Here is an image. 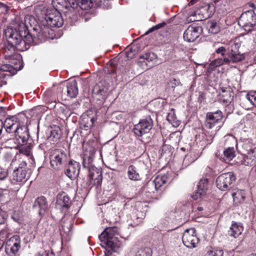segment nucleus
<instances>
[{"label":"nucleus","instance_id":"1","mask_svg":"<svg viewBox=\"0 0 256 256\" xmlns=\"http://www.w3.org/2000/svg\"><path fill=\"white\" fill-rule=\"evenodd\" d=\"M52 30L45 26H36L30 33L27 26L23 22L18 24L15 28L8 26L4 30V34L8 44L14 49L16 48L20 51H24L29 48L30 44L44 42L50 38Z\"/></svg>","mask_w":256,"mask_h":256},{"label":"nucleus","instance_id":"2","mask_svg":"<svg viewBox=\"0 0 256 256\" xmlns=\"http://www.w3.org/2000/svg\"><path fill=\"white\" fill-rule=\"evenodd\" d=\"M4 128L7 133H14L16 144L24 145L29 138L28 127L22 125L16 117L7 118L4 122Z\"/></svg>","mask_w":256,"mask_h":256},{"label":"nucleus","instance_id":"3","mask_svg":"<svg viewBox=\"0 0 256 256\" xmlns=\"http://www.w3.org/2000/svg\"><path fill=\"white\" fill-rule=\"evenodd\" d=\"M52 4L54 8V10H64L66 18L76 21L78 16V4L75 0H72L70 2V6H68L66 0H52Z\"/></svg>","mask_w":256,"mask_h":256},{"label":"nucleus","instance_id":"4","mask_svg":"<svg viewBox=\"0 0 256 256\" xmlns=\"http://www.w3.org/2000/svg\"><path fill=\"white\" fill-rule=\"evenodd\" d=\"M118 233V230L117 227L107 228L98 237L100 240L104 242L108 248L116 252L118 248V246L114 244L113 239Z\"/></svg>","mask_w":256,"mask_h":256},{"label":"nucleus","instance_id":"5","mask_svg":"<svg viewBox=\"0 0 256 256\" xmlns=\"http://www.w3.org/2000/svg\"><path fill=\"white\" fill-rule=\"evenodd\" d=\"M238 23L246 31H250L256 24V14L254 10H249L243 12Z\"/></svg>","mask_w":256,"mask_h":256},{"label":"nucleus","instance_id":"6","mask_svg":"<svg viewBox=\"0 0 256 256\" xmlns=\"http://www.w3.org/2000/svg\"><path fill=\"white\" fill-rule=\"evenodd\" d=\"M153 126V120L150 116L140 120L139 122L134 126L132 131L138 137L148 133Z\"/></svg>","mask_w":256,"mask_h":256},{"label":"nucleus","instance_id":"7","mask_svg":"<svg viewBox=\"0 0 256 256\" xmlns=\"http://www.w3.org/2000/svg\"><path fill=\"white\" fill-rule=\"evenodd\" d=\"M51 166L55 170H60L63 167L66 160V155L62 150H54L50 156Z\"/></svg>","mask_w":256,"mask_h":256},{"label":"nucleus","instance_id":"8","mask_svg":"<svg viewBox=\"0 0 256 256\" xmlns=\"http://www.w3.org/2000/svg\"><path fill=\"white\" fill-rule=\"evenodd\" d=\"M236 179V176L232 172L222 174L216 178V186L221 190H227L232 188Z\"/></svg>","mask_w":256,"mask_h":256},{"label":"nucleus","instance_id":"9","mask_svg":"<svg viewBox=\"0 0 256 256\" xmlns=\"http://www.w3.org/2000/svg\"><path fill=\"white\" fill-rule=\"evenodd\" d=\"M182 240L184 244L190 248H196L200 242L194 228L186 230L183 234Z\"/></svg>","mask_w":256,"mask_h":256},{"label":"nucleus","instance_id":"10","mask_svg":"<svg viewBox=\"0 0 256 256\" xmlns=\"http://www.w3.org/2000/svg\"><path fill=\"white\" fill-rule=\"evenodd\" d=\"M240 47V44L234 42L231 46V49L228 53V58H222V65L224 64H228L231 62L233 63L241 61L244 58L242 54H241L238 51Z\"/></svg>","mask_w":256,"mask_h":256},{"label":"nucleus","instance_id":"11","mask_svg":"<svg viewBox=\"0 0 256 256\" xmlns=\"http://www.w3.org/2000/svg\"><path fill=\"white\" fill-rule=\"evenodd\" d=\"M223 116L222 112L218 110L215 112H209L206 114L205 121V127L206 128L210 130L215 128V132L219 130L220 126H216V124L222 118Z\"/></svg>","mask_w":256,"mask_h":256},{"label":"nucleus","instance_id":"12","mask_svg":"<svg viewBox=\"0 0 256 256\" xmlns=\"http://www.w3.org/2000/svg\"><path fill=\"white\" fill-rule=\"evenodd\" d=\"M45 20L48 25L51 27L60 28L64 24V20L59 11L52 10L45 16Z\"/></svg>","mask_w":256,"mask_h":256},{"label":"nucleus","instance_id":"13","mask_svg":"<svg viewBox=\"0 0 256 256\" xmlns=\"http://www.w3.org/2000/svg\"><path fill=\"white\" fill-rule=\"evenodd\" d=\"M109 84L106 82L95 85L92 90L93 97L96 100H104L108 94Z\"/></svg>","mask_w":256,"mask_h":256},{"label":"nucleus","instance_id":"14","mask_svg":"<svg viewBox=\"0 0 256 256\" xmlns=\"http://www.w3.org/2000/svg\"><path fill=\"white\" fill-rule=\"evenodd\" d=\"M20 248V238L18 235L11 237L6 242L5 250L9 256H14Z\"/></svg>","mask_w":256,"mask_h":256},{"label":"nucleus","instance_id":"15","mask_svg":"<svg viewBox=\"0 0 256 256\" xmlns=\"http://www.w3.org/2000/svg\"><path fill=\"white\" fill-rule=\"evenodd\" d=\"M238 164L252 166L256 164V152L251 151L239 156L236 160Z\"/></svg>","mask_w":256,"mask_h":256},{"label":"nucleus","instance_id":"16","mask_svg":"<svg viewBox=\"0 0 256 256\" xmlns=\"http://www.w3.org/2000/svg\"><path fill=\"white\" fill-rule=\"evenodd\" d=\"M202 30L201 26H189L184 32V38L188 42H193L200 36Z\"/></svg>","mask_w":256,"mask_h":256},{"label":"nucleus","instance_id":"17","mask_svg":"<svg viewBox=\"0 0 256 256\" xmlns=\"http://www.w3.org/2000/svg\"><path fill=\"white\" fill-rule=\"evenodd\" d=\"M154 58L153 54L146 52L140 56L137 64L142 69L148 70L152 66L149 63L153 60Z\"/></svg>","mask_w":256,"mask_h":256},{"label":"nucleus","instance_id":"18","mask_svg":"<svg viewBox=\"0 0 256 256\" xmlns=\"http://www.w3.org/2000/svg\"><path fill=\"white\" fill-rule=\"evenodd\" d=\"M80 170V164L76 161H70L65 174L70 179L78 177Z\"/></svg>","mask_w":256,"mask_h":256},{"label":"nucleus","instance_id":"19","mask_svg":"<svg viewBox=\"0 0 256 256\" xmlns=\"http://www.w3.org/2000/svg\"><path fill=\"white\" fill-rule=\"evenodd\" d=\"M33 206L38 210L40 215L44 214L48 208L46 198L42 196L38 198L35 200Z\"/></svg>","mask_w":256,"mask_h":256},{"label":"nucleus","instance_id":"20","mask_svg":"<svg viewBox=\"0 0 256 256\" xmlns=\"http://www.w3.org/2000/svg\"><path fill=\"white\" fill-rule=\"evenodd\" d=\"M56 207L63 210L70 207V198L64 193L60 194L58 195L56 201Z\"/></svg>","mask_w":256,"mask_h":256},{"label":"nucleus","instance_id":"21","mask_svg":"<svg viewBox=\"0 0 256 256\" xmlns=\"http://www.w3.org/2000/svg\"><path fill=\"white\" fill-rule=\"evenodd\" d=\"M89 178L90 186H99L101 184L102 179V172L97 169L90 170Z\"/></svg>","mask_w":256,"mask_h":256},{"label":"nucleus","instance_id":"22","mask_svg":"<svg viewBox=\"0 0 256 256\" xmlns=\"http://www.w3.org/2000/svg\"><path fill=\"white\" fill-rule=\"evenodd\" d=\"M208 181L207 179H202L198 184L197 192L192 195L194 200H198L204 196L208 190Z\"/></svg>","mask_w":256,"mask_h":256},{"label":"nucleus","instance_id":"23","mask_svg":"<svg viewBox=\"0 0 256 256\" xmlns=\"http://www.w3.org/2000/svg\"><path fill=\"white\" fill-rule=\"evenodd\" d=\"M94 123V118L89 116L88 114H84L81 117L80 122V128L86 130H90Z\"/></svg>","mask_w":256,"mask_h":256},{"label":"nucleus","instance_id":"24","mask_svg":"<svg viewBox=\"0 0 256 256\" xmlns=\"http://www.w3.org/2000/svg\"><path fill=\"white\" fill-rule=\"evenodd\" d=\"M220 96V100L226 105L230 104L233 100L234 94L230 88L222 90Z\"/></svg>","mask_w":256,"mask_h":256},{"label":"nucleus","instance_id":"25","mask_svg":"<svg viewBox=\"0 0 256 256\" xmlns=\"http://www.w3.org/2000/svg\"><path fill=\"white\" fill-rule=\"evenodd\" d=\"M96 150L94 148H90L88 150H86L83 157V166L88 167L90 166L94 160Z\"/></svg>","mask_w":256,"mask_h":256},{"label":"nucleus","instance_id":"26","mask_svg":"<svg viewBox=\"0 0 256 256\" xmlns=\"http://www.w3.org/2000/svg\"><path fill=\"white\" fill-rule=\"evenodd\" d=\"M214 11L215 7L212 4H206L200 8V12L204 19H207L211 17L214 14Z\"/></svg>","mask_w":256,"mask_h":256},{"label":"nucleus","instance_id":"27","mask_svg":"<svg viewBox=\"0 0 256 256\" xmlns=\"http://www.w3.org/2000/svg\"><path fill=\"white\" fill-rule=\"evenodd\" d=\"M243 230L244 228L242 224L233 222L228 232L231 236L236 238L242 234Z\"/></svg>","mask_w":256,"mask_h":256},{"label":"nucleus","instance_id":"28","mask_svg":"<svg viewBox=\"0 0 256 256\" xmlns=\"http://www.w3.org/2000/svg\"><path fill=\"white\" fill-rule=\"evenodd\" d=\"M68 96L71 98H75L78 94L77 82L73 80L68 82L67 84Z\"/></svg>","mask_w":256,"mask_h":256},{"label":"nucleus","instance_id":"29","mask_svg":"<svg viewBox=\"0 0 256 256\" xmlns=\"http://www.w3.org/2000/svg\"><path fill=\"white\" fill-rule=\"evenodd\" d=\"M13 180L18 182H22L26 178V170L22 167L18 168L13 173Z\"/></svg>","mask_w":256,"mask_h":256},{"label":"nucleus","instance_id":"30","mask_svg":"<svg viewBox=\"0 0 256 256\" xmlns=\"http://www.w3.org/2000/svg\"><path fill=\"white\" fill-rule=\"evenodd\" d=\"M168 180L167 174L158 175L153 181L156 190H159Z\"/></svg>","mask_w":256,"mask_h":256},{"label":"nucleus","instance_id":"31","mask_svg":"<svg viewBox=\"0 0 256 256\" xmlns=\"http://www.w3.org/2000/svg\"><path fill=\"white\" fill-rule=\"evenodd\" d=\"M235 156L236 152L234 148L228 147L224 150L222 158L226 162H228L231 161Z\"/></svg>","mask_w":256,"mask_h":256},{"label":"nucleus","instance_id":"32","mask_svg":"<svg viewBox=\"0 0 256 256\" xmlns=\"http://www.w3.org/2000/svg\"><path fill=\"white\" fill-rule=\"evenodd\" d=\"M128 178L132 180H140V175L138 172L136 168L134 165H130L128 170Z\"/></svg>","mask_w":256,"mask_h":256},{"label":"nucleus","instance_id":"33","mask_svg":"<svg viewBox=\"0 0 256 256\" xmlns=\"http://www.w3.org/2000/svg\"><path fill=\"white\" fill-rule=\"evenodd\" d=\"M234 202L236 204H241L244 200L246 194L244 190H238L232 194Z\"/></svg>","mask_w":256,"mask_h":256},{"label":"nucleus","instance_id":"34","mask_svg":"<svg viewBox=\"0 0 256 256\" xmlns=\"http://www.w3.org/2000/svg\"><path fill=\"white\" fill-rule=\"evenodd\" d=\"M78 15H79V10H90L93 6V2L92 0H78Z\"/></svg>","mask_w":256,"mask_h":256},{"label":"nucleus","instance_id":"35","mask_svg":"<svg viewBox=\"0 0 256 256\" xmlns=\"http://www.w3.org/2000/svg\"><path fill=\"white\" fill-rule=\"evenodd\" d=\"M32 144H28L27 146L16 144V146L15 147L18 149L20 154L30 156H32Z\"/></svg>","mask_w":256,"mask_h":256},{"label":"nucleus","instance_id":"36","mask_svg":"<svg viewBox=\"0 0 256 256\" xmlns=\"http://www.w3.org/2000/svg\"><path fill=\"white\" fill-rule=\"evenodd\" d=\"M61 136V130L58 126H54L50 131V138L53 140L59 139Z\"/></svg>","mask_w":256,"mask_h":256},{"label":"nucleus","instance_id":"37","mask_svg":"<svg viewBox=\"0 0 256 256\" xmlns=\"http://www.w3.org/2000/svg\"><path fill=\"white\" fill-rule=\"evenodd\" d=\"M207 27L208 29V32L212 34H215L219 31V27L214 21L209 22L207 24Z\"/></svg>","mask_w":256,"mask_h":256},{"label":"nucleus","instance_id":"38","mask_svg":"<svg viewBox=\"0 0 256 256\" xmlns=\"http://www.w3.org/2000/svg\"><path fill=\"white\" fill-rule=\"evenodd\" d=\"M208 256H223L222 250L217 248H211L207 251Z\"/></svg>","mask_w":256,"mask_h":256},{"label":"nucleus","instance_id":"39","mask_svg":"<svg viewBox=\"0 0 256 256\" xmlns=\"http://www.w3.org/2000/svg\"><path fill=\"white\" fill-rule=\"evenodd\" d=\"M152 251L150 248H146L138 250L136 256H152Z\"/></svg>","mask_w":256,"mask_h":256},{"label":"nucleus","instance_id":"40","mask_svg":"<svg viewBox=\"0 0 256 256\" xmlns=\"http://www.w3.org/2000/svg\"><path fill=\"white\" fill-rule=\"evenodd\" d=\"M246 100L249 102L252 106H256V92H250L246 95Z\"/></svg>","mask_w":256,"mask_h":256},{"label":"nucleus","instance_id":"41","mask_svg":"<svg viewBox=\"0 0 256 256\" xmlns=\"http://www.w3.org/2000/svg\"><path fill=\"white\" fill-rule=\"evenodd\" d=\"M242 147V148L245 150L246 152L256 150L255 148H252V144L249 140H246L244 142Z\"/></svg>","mask_w":256,"mask_h":256},{"label":"nucleus","instance_id":"42","mask_svg":"<svg viewBox=\"0 0 256 256\" xmlns=\"http://www.w3.org/2000/svg\"><path fill=\"white\" fill-rule=\"evenodd\" d=\"M104 72L106 74H114L116 72V69L114 66L110 63L108 64L104 68Z\"/></svg>","mask_w":256,"mask_h":256},{"label":"nucleus","instance_id":"43","mask_svg":"<svg viewBox=\"0 0 256 256\" xmlns=\"http://www.w3.org/2000/svg\"><path fill=\"white\" fill-rule=\"evenodd\" d=\"M166 25V23L164 22L160 23V24L152 26L148 30H147L145 32L144 34L147 35V34H149L150 33L152 32H154L156 30H158L164 27Z\"/></svg>","mask_w":256,"mask_h":256},{"label":"nucleus","instance_id":"44","mask_svg":"<svg viewBox=\"0 0 256 256\" xmlns=\"http://www.w3.org/2000/svg\"><path fill=\"white\" fill-rule=\"evenodd\" d=\"M8 234L9 230L7 226L4 227V228L0 232V240H3V241L4 242L8 238Z\"/></svg>","mask_w":256,"mask_h":256},{"label":"nucleus","instance_id":"45","mask_svg":"<svg viewBox=\"0 0 256 256\" xmlns=\"http://www.w3.org/2000/svg\"><path fill=\"white\" fill-rule=\"evenodd\" d=\"M222 58H218L212 60L210 64V66L212 68H215L222 65Z\"/></svg>","mask_w":256,"mask_h":256},{"label":"nucleus","instance_id":"46","mask_svg":"<svg viewBox=\"0 0 256 256\" xmlns=\"http://www.w3.org/2000/svg\"><path fill=\"white\" fill-rule=\"evenodd\" d=\"M174 116V114H168V115L167 116V120L168 121H169L171 124H172L174 126H175L176 125H178V123L177 122H176L175 120H176V118L175 116Z\"/></svg>","mask_w":256,"mask_h":256},{"label":"nucleus","instance_id":"47","mask_svg":"<svg viewBox=\"0 0 256 256\" xmlns=\"http://www.w3.org/2000/svg\"><path fill=\"white\" fill-rule=\"evenodd\" d=\"M0 70L4 72H12L14 70V68L10 64H4L0 66Z\"/></svg>","mask_w":256,"mask_h":256},{"label":"nucleus","instance_id":"48","mask_svg":"<svg viewBox=\"0 0 256 256\" xmlns=\"http://www.w3.org/2000/svg\"><path fill=\"white\" fill-rule=\"evenodd\" d=\"M12 218L14 221L18 222L20 220V212L16 211L14 212L12 215Z\"/></svg>","mask_w":256,"mask_h":256},{"label":"nucleus","instance_id":"49","mask_svg":"<svg viewBox=\"0 0 256 256\" xmlns=\"http://www.w3.org/2000/svg\"><path fill=\"white\" fill-rule=\"evenodd\" d=\"M226 52V49L224 46H220L216 50L215 52L217 54H220L222 56H224Z\"/></svg>","mask_w":256,"mask_h":256},{"label":"nucleus","instance_id":"50","mask_svg":"<svg viewBox=\"0 0 256 256\" xmlns=\"http://www.w3.org/2000/svg\"><path fill=\"white\" fill-rule=\"evenodd\" d=\"M0 10L1 12L2 13H6L9 10V8L6 5L0 3Z\"/></svg>","mask_w":256,"mask_h":256},{"label":"nucleus","instance_id":"51","mask_svg":"<svg viewBox=\"0 0 256 256\" xmlns=\"http://www.w3.org/2000/svg\"><path fill=\"white\" fill-rule=\"evenodd\" d=\"M40 256H55L54 254L50 250H46Z\"/></svg>","mask_w":256,"mask_h":256},{"label":"nucleus","instance_id":"52","mask_svg":"<svg viewBox=\"0 0 256 256\" xmlns=\"http://www.w3.org/2000/svg\"><path fill=\"white\" fill-rule=\"evenodd\" d=\"M8 176V173L6 172H0V181L3 180Z\"/></svg>","mask_w":256,"mask_h":256},{"label":"nucleus","instance_id":"53","mask_svg":"<svg viewBox=\"0 0 256 256\" xmlns=\"http://www.w3.org/2000/svg\"><path fill=\"white\" fill-rule=\"evenodd\" d=\"M6 218L4 217V214L0 211V224H4Z\"/></svg>","mask_w":256,"mask_h":256},{"label":"nucleus","instance_id":"54","mask_svg":"<svg viewBox=\"0 0 256 256\" xmlns=\"http://www.w3.org/2000/svg\"><path fill=\"white\" fill-rule=\"evenodd\" d=\"M4 127V124L3 122L0 120V134L2 132Z\"/></svg>","mask_w":256,"mask_h":256},{"label":"nucleus","instance_id":"55","mask_svg":"<svg viewBox=\"0 0 256 256\" xmlns=\"http://www.w3.org/2000/svg\"><path fill=\"white\" fill-rule=\"evenodd\" d=\"M6 84V81L4 80L2 78H0V87Z\"/></svg>","mask_w":256,"mask_h":256},{"label":"nucleus","instance_id":"56","mask_svg":"<svg viewBox=\"0 0 256 256\" xmlns=\"http://www.w3.org/2000/svg\"><path fill=\"white\" fill-rule=\"evenodd\" d=\"M198 1V0H191L190 1V2H189L188 5L192 6L193 4H196Z\"/></svg>","mask_w":256,"mask_h":256},{"label":"nucleus","instance_id":"57","mask_svg":"<svg viewBox=\"0 0 256 256\" xmlns=\"http://www.w3.org/2000/svg\"><path fill=\"white\" fill-rule=\"evenodd\" d=\"M4 242L3 240H0V250L3 247Z\"/></svg>","mask_w":256,"mask_h":256},{"label":"nucleus","instance_id":"58","mask_svg":"<svg viewBox=\"0 0 256 256\" xmlns=\"http://www.w3.org/2000/svg\"><path fill=\"white\" fill-rule=\"evenodd\" d=\"M248 4L250 7L253 8L254 10L256 8L255 4L254 3H250Z\"/></svg>","mask_w":256,"mask_h":256},{"label":"nucleus","instance_id":"59","mask_svg":"<svg viewBox=\"0 0 256 256\" xmlns=\"http://www.w3.org/2000/svg\"><path fill=\"white\" fill-rule=\"evenodd\" d=\"M197 210L199 212L202 211L204 210V208L202 206H198L197 208Z\"/></svg>","mask_w":256,"mask_h":256},{"label":"nucleus","instance_id":"60","mask_svg":"<svg viewBox=\"0 0 256 256\" xmlns=\"http://www.w3.org/2000/svg\"><path fill=\"white\" fill-rule=\"evenodd\" d=\"M199 156H200V154H199V152H198L196 156H194V159L196 160L199 157Z\"/></svg>","mask_w":256,"mask_h":256},{"label":"nucleus","instance_id":"61","mask_svg":"<svg viewBox=\"0 0 256 256\" xmlns=\"http://www.w3.org/2000/svg\"><path fill=\"white\" fill-rule=\"evenodd\" d=\"M4 109V108H3V107H0V112L1 111H2Z\"/></svg>","mask_w":256,"mask_h":256},{"label":"nucleus","instance_id":"62","mask_svg":"<svg viewBox=\"0 0 256 256\" xmlns=\"http://www.w3.org/2000/svg\"><path fill=\"white\" fill-rule=\"evenodd\" d=\"M248 256H256V254H251L250 255Z\"/></svg>","mask_w":256,"mask_h":256},{"label":"nucleus","instance_id":"63","mask_svg":"<svg viewBox=\"0 0 256 256\" xmlns=\"http://www.w3.org/2000/svg\"><path fill=\"white\" fill-rule=\"evenodd\" d=\"M195 20H196L195 19L192 20V18H190V22H194V21H195Z\"/></svg>","mask_w":256,"mask_h":256},{"label":"nucleus","instance_id":"64","mask_svg":"<svg viewBox=\"0 0 256 256\" xmlns=\"http://www.w3.org/2000/svg\"><path fill=\"white\" fill-rule=\"evenodd\" d=\"M255 172H256V169H255Z\"/></svg>","mask_w":256,"mask_h":256}]
</instances>
